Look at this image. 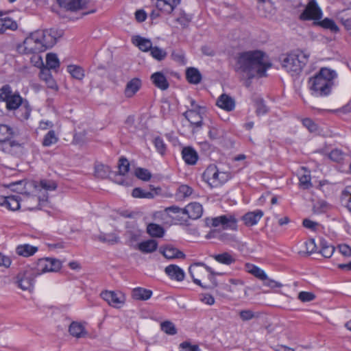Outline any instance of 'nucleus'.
Here are the masks:
<instances>
[{
    "mask_svg": "<svg viewBox=\"0 0 351 351\" xmlns=\"http://www.w3.org/2000/svg\"><path fill=\"white\" fill-rule=\"evenodd\" d=\"M337 76L335 70L322 67L319 72L309 80L312 95L315 97L328 96L331 93L332 80Z\"/></svg>",
    "mask_w": 351,
    "mask_h": 351,
    "instance_id": "nucleus-2",
    "label": "nucleus"
},
{
    "mask_svg": "<svg viewBox=\"0 0 351 351\" xmlns=\"http://www.w3.org/2000/svg\"><path fill=\"white\" fill-rule=\"evenodd\" d=\"M58 141V137L56 136L54 130H49L45 136L42 142L44 147H50Z\"/></svg>",
    "mask_w": 351,
    "mask_h": 351,
    "instance_id": "nucleus-39",
    "label": "nucleus"
},
{
    "mask_svg": "<svg viewBox=\"0 0 351 351\" xmlns=\"http://www.w3.org/2000/svg\"><path fill=\"white\" fill-rule=\"evenodd\" d=\"M160 252L167 259L184 258L185 254L172 245H167L165 247H160Z\"/></svg>",
    "mask_w": 351,
    "mask_h": 351,
    "instance_id": "nucleus-22",
    "label": "nucleus"
},
{
    "mask_svg": "<svg viewBox=\"0 0 351 351\" xmlns=\"http://www.w3.org/2000/svg\"><path fill=\"white\" fill-rule=\"evenodd\" d=\"M31 267L38 276L47 272H57L62 267V262L55 258L45 257L32 263Z\"/></svg>",
    "mask_w": 351,
    "mask_h": 351,
    "instance_id": "nucleus-7",
    "label": "nucleus"
},
{
    "mask_svg": "<svg viewBox=\"0 0 351 351\" xmlns=\"http://www.w3.org/2000/svg\"><path fill=\"white\" fill-rule=\"evenodd\" d=\"M319 245L321 247L319 252L324 257L330 258L332 256L335 252V247L332 245L328 244L325 239H321Z\"/></svg>",
    "mask_w": 351,
    "mask_h": 351,
    "instance_id": "nucleus-36",
    "label": "nucleus"
},
{
    "mask_svg": "<svg viewBox=\"0 0 351 351\" xmlns=\"http://www.w3.org/2000/svg\"><path fill=\"white\" fill-rule=\"evenodd\" d=\"M322 17V11L316 1H309L300 19L304 21L319 20Z\"/></svg>",
    "mask_w": 351,
    "mask_h": 351,
    "instance_id": "nucleus-12",
    "label": "nucleus"
},
{
    "mask_svg": "<svg viewBox=\"0 0 351 351\" xmlns=\"http://www.w3.org/2000/svg\"><path fill=\"white\" fill-rule=\"evenodd\" d=\"M308 56L302 51H295L287 54H282L279 60L282 66L306 65L308 63Z\"/></svg>",
    "mask_w": 351,
    "mask_h": 351,
    "instance_id": "nucleus-11",
    "label": "nucleus"
},
{
    "mask_svg": "<svg viewBox=\"0 0 351 351\" xmlns=\"http://www.w3.org/2000/svg\"><path fill=\"white\" fill-rule=\"evenodd\" d=\"M141 86V82L139 79L134 78L131 80L126 85L125 95L128 97H132L139 90Z\"/></svg>",
    "mask_w": 351,
    "mask_h": 351,
    "instance_id": "nucleus-31",
    "label": "nucleus"
},
{
    "mask_svg": "<svg viewBox=\"0 0 351 351\" xmlns=\"http://www.w3.org/2000/svg\"><path fill=\"white\" fill-rule=\"evenodd\" d=\"M212 257L218 263L226 265H230L236 261V259L228 252L214 254Z\"/></svg>",
    "mask_w": 351,
    "mask_h": 351,
    "instance_id": "nucleus-34",
    "label": "nucleus"
},
{
    "mask_svg": "<svg viewBox=\"0 0 351 351\" xmlns=\"http://www.w3.org/2000/svg\"><path fill=\"white\" fill-rule=\"evenodd\" d=\"M185 75L186 81L191 84H198L202 80L201 73L195 67H187Z\"/></svg>",
    "mask_w": 351,
    "mask_h": 351,
    "instance_id": "nucleus-25",
    "label": "nucleus"
},
{
    "mask_svg": "<svg viewBox=\"0 0 351 351\" xmlns=\"http://www.w3.org/2000/svg\"><path fill=\"white\" fill-rule=\"evenodd\" d=\"M3 21V33L7 29L15 30L17 29L16 23L10 17L1 18Z\"/></svg>",
    "mask_w": 351,
    "mask_h": 351,
    "instance_id": "nucleus-50",
    "label": "nucleus"
},
{
    "mask_svg": "<svg viewBox=\"0 0 351 351\" xmlns=\"http://www.w3.org/2000/svg\"><path fill=\"white\" fill-rule=\"evenodd\" d=\"M254 316V313L251 310H242L239 312V317L243 322L251 320Z\"/></svg>",
    "mask_w": 351,
    "mask_h": 351,
    "instance_id": "nucleus-61",
    "label": "nucleus"
},
{
    "mask_svg": "<svg viewBox=\"0 0 351 351\" xmlns=\"http://www.w3.org/2000/svg\"><path fill=\"white\" fill-rule=\"evenodd\" d=\"M23 181L21 180L16 182L11 183L9 187L17 193L16 195L8 196H0V206H5L10 210H17L20 208V202L22 200L19 194L23 193V189L21 187Z\"/></svg>",
    "mask_w": 351,
    "mask_h": 351,
    "instance_id": "nucleus-6",
    "label": "nucleus"
},
{
    "mask_svg": "<svg viewBox=\"0 0 351 351\" xmlns=\"http://www.w3.org/2000/svg\"><path fill=\"white\" fill-rule=\"evenodd\" d=\"M199 300L204 304L208 305H213L215 303L214 298L211 295L208 293L201 294L199 295Z\"/></svg>",
    "mask_w": 351,
    "mask_h": 351,
    "instance_id": "nucleus-64",
    "label": "nucleus"
},
{
    "mask_svg": "<svg viewBox=\"0 0 351 351\" xmlns=\"http://www.w3.org/2000/svg\"><path fill=\"white\" fill-rule=\"evenodd\" d=\"M39 185L45 191H54L57 188L56 182L51 180H41Z\"/></svg>",
    "mask_w": 351,
    "mask_h": 351,
    "instance_id": "nucleus-52",
    "label": "nucleus"
},
{
    "mask_svg": "<svg viewBox=\"0 0 351 351\" xmlns=\"http://www.w3.org/2000/svg\"><path fill=\"white\" fill-rule=\"evenodd\" d=\"M217 106L227 112L232 111L235 108L234 99L227 94H221L217 100Z\"/></svg>",
    "mask_w": 351,
    "mask_h": 351,
    "instance_id": "nucleus-19",
    "label": "nucleus"
},
{
    "mask_svg": "<svg viewBox=\"0 0 351 351\" xmlns=\"http://www.w3.org/2000/svg\"><path fill=\"white\" fill-rule=\"evenodd\" d=\"M69 331L71 335L76 338L84 337L87 334L83 325L77 322H73L70 324Z\"/></svg>",
    "mask_w": 351,
    "mask_h": 351,
    "instance_id": "nucleus-30",
    "label": "nucleus"
},
{
    "mask_svg": "<svg viewBox=\"0 0 351 351\" xmlns=\"http://www.w3.org/2000/svg\"><path fill=\"white\" fill-rule=\"evenodd\" d=\"M153 143L155 146L156 151L160 155H165L167 150V145L165 144L164 140L161 137L157 136L154 138Z\"/></svg>",
    "mask_w": 351,
    "mask_h": 351,
    "instance_id": "nucleus-44",
    "label": "nucleus"
},
{
    "mask_svg": "<svg viewBox=\"0 0 351 351\" xmlns=\"http://www.w3.org/2000/svg\"><path fill=\"white\" fill-rule=\"evenodd\" d=\"M119 176L125 175L130 169V163L127 158L124 157L120 158L119 160Z\"/></svg>",
    "mask_w": 351,
    "mask_h": 351,
    "instance_id": "nucleus-46",
    "label": "nucleus"
},
{
    "mask_svg": "<svg viewBox=\"0 0 351 351\" xmlns=\"http://www.w3.org/2000/svg\"><path fill=\"white\" fill-rule=\"evenodd\" d=\"M67 71L77 80H82L84 76V71L82 67H67Z\"/></svg>",
    "mask_w": 351,
    "mask_h": 351,
    "instance_id": "nucleus-49",
    "label": "nucleus"
},
{
    "mask_svg": "<svg viewBox=\"0 0 351 351\" xmlns=\"http://www.w3.org/2000/svg\"><path fill=\"white\" fill-rule=\"evenodd\" d=\"M165 273L171 279L177 281H182L184 279V272L180 267L176 265H169L165 267Z\"/></svg>",
    "mask_w": 351,
    "mask_h": 351,
    "instance_id": "nucleus-21",
    "label": "nucleus"
},
{
    "mask_svg": "<svg viewBox=\"0 0 351 351\" xmlns=\"http://www.w3.org/2000/svg\"><path fill=\"white\" fill-rule=\"evenodd\" d=\"M40 71L39 73L40 79L44 81L47 87L54 90H58V86L56 80L53 79L52 76V71L58 72V67H40Z\"/></svg>",
    "mask_w": 351,
    "mask_h": 351,
    "instance_id": "nucleus-14",
    "label": "nucleus"
},
{
    "mask_svg": "<svg viewBox=\"0 0 351 351\" xmlns=\"http://www.w3.org/2000/svg\"><path fill=\"white\" fill-rule=\"evenodd\" d=\"M298 299L303 302L313 301L315 298V295L311 292L301 291L298 294Z\"/></svg>",
    "mask_w": 351,
    "mask_h": 351,
    "instance_id": "nucleus-58",
    "label": "nucleus"
},
{
    "mask_svg": "<svg viewBox=\"0 0 351 351\" xmlns=\"http://www.w3.org/2000/svg\"><path fill=\"white\" fill-rule=\"evenodd\" d=\"M102 299L114 308L121 307L125 302V297L121 293L112 291H104L100 294Z\"/></svg>",
    "mask_w": 351,
    "mask_h": 351,
    "instance_id": "nucleus-13",
    "label": "nucleus"
},
{
    "mask_svg": "<svg viewBox=\"0 0 351 351\" xmlns=\"http://www.w3.org/2000/svg\"><path fill=\"white\" fill-rule=\"evenodd\" d=\"M318 24L325 29H330L332 32L336 33L339 31L338 26L336 25L335 21L330 19L326 18L319 21Z\"/></svg>",
    "mask_w": 351,
    "mask_h": 351,
    "instance_id": "nucleus-42",
    "label": "nucleus"
},
{
    "mask_svg": "<svg viewBox=\"0 0 351 351\" xmlns=\"http://www.w3.org/2000/svg\"><path fill=\"white\" fill-rule=\"evenodd\" d=\"M0 100L5 101L9 110L19 109L17 116L21 120L27 119L31 113V108L27 103L24 104L23 98L18 93H12L9 85L3 86L0 89Z\"/></svg>",
    "mask_w": 351,
    "mask_h": 351,
    "instance_id": "nucleus-3",
    "label": "nucleus"
},
{
    "mask_svg": "<svg viewBox=\"0 0 351 351\" xmlns=\"http://www.w3.org/2000/svg\"><path fill=\"white\" fill-rule=\"evenodd\" d=\"M256 112L258 116L265 114L268 112V108L265 104L263 99H258L256 100Z\"/></svg>",
    "mask_w": 351,
    "mask_h": 351,
    "instance_id": "nucleus-53",
    "label": "nucleus"
},
{
    "mask_svg": "<svg viewBox=\"0 0 351 351\" xmlns=\"http://www.w3.org/2000/svg\"><path fill=\"white\" fill-rule=\"evenodd\" d=\"M171 58L178 64H186L187 63L185 55L182 51H173L171 53Z\"/></svg>",
    "mask_w": 351,
    "mask_h": 351,
    "instance_id": "nucleus-47",
    "label": "nucleus"
},
{
    "mask_svg": "<svg viewBox=\"0 0 351 351\" xmlns=\"http://www.w3.org/2000/svg\"><path fill=\"white\" fill-rule=\"evenodd\" d=\"M300 186L302 189H308L312 186L310 175H303L300 179Z\"/></svg>",
    "mask_w": 351,
    "mask_h": 351,
    "instance_id": "nucleus-57",
    "label": "nucleus"
},
{
    "mask_svg": "<svg viewBox=\"0 0 351 351\" xmlns=\"http://www.w3.org/2000/svg\"><path fill=\"white\" fill-rule=\"evenodd\" d=\"M147 233L153 237H162L164 235V228L156 223H149L147 227Z\"/></svg>",
    "mask_w": 351,
    "mask_h": 351,
    "instance_id": "nucleus-38",
    "label": "nucleus"
},
{
    "mask_svg": "<svg viewBox=\"0 0 351 351\" xmlns=\"http://www.w3.org/2000/svg\"><path fill=\"white\" fill-rule=\"evenodd\" d=\"M302 123L310 132H316L318 131V125L310 118L302 119Z\"/></svg>",
    "mask_w": 351,
    "mask_h": 351,
    "instance_id": "nucleus-48",
    "label": "nucleus"
},
{
    "mask_svg": "<svg viewBox=\"0 0 351 351\" xmlns=\"http://www.w3.org/2000/svg\"><path fill=\"white\" fill-rule=\"evenodd\" d=\"M181 154L182 159L189 165H195L199 159L196 150L190 146L183 147Z\"/></svg>",
    "mask_w": 351,
    "mask_h": 351,
    "instance_id": "nucleus-17",
    "label": "nucleus"
},
{
    "mask_svg": "<svg viewBox=\"0 0 351 351\" xmlns=\"http://www.w3.org/2000/svg\"><path fill=\"white\" fill-rule=\"evenodd\" d=\"M268 67H236L235 71L246 87H250L252 80L266 76Z\"/></svg>",
    "mask_w": 351,
    "mask_h": 351,
    "instance_id": "nucleus-8",
    "label": "nucleus"
},
{
    "mask_svg": "<svg viewBox=\"0 0 351 351\" xmlns=\"http://www.w3.org/2000/svg\"><path fill=\"white\" fill-rule=\"evenodd\" d=\"M37 277V274L30 265L17 274L16 283L22 290H29L33 287Z\"/></svg>",
    "mask_w": 351,
    "mask_h": 351,
    "instance_id": "nucleus-9",
    "label": "nucleus"
},
{
    "mask_svg": "<svg viewBox=\"0 0 351 351\" xmlns=\"http://www.w3.org/2000/svg\"><path fill=\"white\" fill-rule=\"evenodd\" d=\"M32 66H45L43 58L39 52L34 53L30 58Z\"/></svg>",
    "mask_w": 351,
    "mask_h": 351,
    "instance_id": "nucleus-59",
    "label": "nucleus"
},
{
    "mask_svg": "<svg viewBox=\"0 0 351 351\" xmlns=\"http://www.w3.org/2000/svg\"><path fill=\"white\" fill-rule=\"evenodd\" d=\"M150 51L152 56L158 60L164 59L167 55L164 50L158 47H152Z\"/></svg>",
    "mask_w": 351,
    "mask_h": 351,
    "instance_id": "nucleus-55",
    "label": "nucleus"
},
{
    "mask_svg": "<svg viewBox=\"0 0 351 351\" xmlns=\"http://www.w3.org/2000/svg\"><path fill=\"white\" fill-rule=\"evenodd\" d=\"M180 1V0H157L156 6L158 10L170 14Z\"/></svg>",
    "mask_w": 351,
    "mask_h": 351,
    "instance_id": "nucleus-23",
    "label": "nucleus"
},
{
    "mask_svg": "<svg viewBox=\"0 0 351 351\" xmlns=\"http://www.w3.org/2000/svg\"><path fill=\"white\" fill-rule=\"evenodd\" d=\"M110 173V169L108 166L104 165L101 163H98L95 165L94 175L96 178L99 179L107 178Z\"/></svg>",
    "mask_w": 351,
    "mask_h": 351,
    "instance_id": "nucleus-35",
    "label": "nucleus"
},
{
    "mask_svg": "<svg viewBox=\"0 0 351 351\" xmlns=\"http://www.w3.org/2000/svg\"><path fill=\"white\" fill-rule=\"evenodd\" d=\"M267 55L262 51L254 50L241 53L238 57V63L241 66H272L266 60Z\"/></svg>",
    "mask_w": 351,
    "mask_h": 351,
    "instance_id": "nucleus-4",
    "label": "nucleus"
},
{
    "mask_svg": "<svg viewBox=\"0 0 351 351\" xmlns=\"http://www.w3.org/2000/svg\"><path fill=\"white\" fill-rule=\"evenodd\" d=\"M263 216V212L258 209L245 213L241 219L246 226H253L258 223Z\"/></svg>",
    "mask_w": 351,
    "mask_h": 351,
    "instance_id": "nucleus-18",
    "label": "nucleus"
},
{
    "mask_svg": "<svg viewBox=\"0 0 351 351\" xmlns=\"http://www.w3.org/2000/svg\"><path fill=\"white\" fill-rule=\"evenodd\" d=\"M181 351H200L197 345H191L188 341H184L180 344Z\"/></svg>",
    "mask_w": 351,
    "mask_h": 351,
    "instance_id": "nucleus-60",
    "label": "nucleus"
},
{
    "mask_svg": "<svg viewBox=\"0 0 351 351\" xmlns=\"http://www.w3.org/2000/svg\"><path fill=\"white\" fill-rule=\"evenodd\" d=\"M151 80L153 84L161 90H166L169 87V83L162 72L154 73L151 75Z\"/></svg>",
    "mask_w": 351,
    "mask_h": 351,
    "instance_id": "nucleus-20",
    "label": "nucleus"
},
{
    "mask_svg": "<svg viewBox=\"0 0 351 351\" xmlns=\"http://www.w3.org/2000/svg\"><path fill=\"white\" fill-rule=\"evenodd\" d=\"M135 176L140 180L143 181H148L152 178L150 171L144 168L138 167L135 170Z\"/></svg>",
    "mask_w": 351,
    "mask_h": 351,
    "instance_id": "nucleus-45",
    "label": "nucleus"
},
{
    "mask_svg": "<svg viewBox=\"0 0 351 351\" xmlns=\"http://www.w3.org/2000/svg\"><path fill=\"white\" fill-rule=\"evenodd\" d=\"M184 219L187 222L188 219H197L202 215L203 208L202 206L197 202L189 204L184 208Z\"/></svg>",
    "mask_w": 351,
    "mask_h": 351,
    "instance_id": "nucleus-15",
    "label": "nucleus"
},
{
    "mask_svg": "<svg viewBox=\"0 0 351 351\" xmlns=\"http://www.w3.org/2000/svg\"><path fill=\"white\" fill-rule=\"evenodd\" d=\"M132 43L138 47L143 51H148L152 47V43L149 39L141 37L140 36H134L132 38Z\"/></svg>",
    "mask_w": 351,
    "mask_h": 351,
    "instance_id": "nucleus-27",
    "label": "nucleus"
},
{
    "mask_svg": "<svg viewBox=\"0 0 351 351\" xmlns=\"http://www.w3.org/2000/svg\"><path fill=\"white\" fill-rule=\"evenodd\" d=\"M179 193L182 195L183 197H186L190 196L193 193V189L191 187L189 186L188 185H181L178 188Z\"/></svg>",
    "mask_w": 351,
    "mask_h": 351,
    "instance_id": "nucleus-63",
    "label": "nucleus"
},
{
    "mask_svg": "<svg viewBox=\"0 0 351 351\" xmlns=\"http://www.w3.org/2000/svg\"><path fill=\"white\" fill-rule=\"evenodd\" d=\"M134 248L144 254L152 253L157 250L158 242L154 239H149L138 243Z\"/></svg>",
    "mask_w": 351,
    "mask_h": 351,
    "instance_id": "nucleus-26",
    "label": "nucleus"
},
{
    "mask_svg": "<svg viewBox=\"0 0 351 351\" xmlns=\"http://www.w3.org/2000/svg\"><path fill=\"white\" fill-rule=\"evenodd\" d=\"M343 195L346 199V206L351 212V186H347L343 191Z\"/></svg>",
    "mask_w": 351,
    "mask_h": 351,
    "instance_id": "nucleus-62",
    "label": "nucleus"
},
{
    "mask_svg": "<svg viewBox=\"0 0 351 351\" xmlns=\"http://www.w3.org/2000/svg\"><path fill=\"white\" fill-rule=\"evenodd\" d=\"M62 35V31L53 29L36 31L27 37L23 44L18 46V51L25 53L44 51L52 47L56 44L57 38Z\"/></svg>",
    "mask_w": 351,
    "mask_h": 351,
    "instance_id": "nucleus-1",
    "label": "nucleus"
},
{
    "mask_svg": "<svg viewBox=\"0 0 351 351\" xmlns=\"http://www.w3.org/2000/svg\"><path fill=\"white\" fill-rule=\"evenodd\" d=\"M152 291L143 287L134 288L132 291V296L134 300H147L152 295Z\"/></svg>",
    "mask_w": 351,
    "mask_h": 351,
    "instance_id": "nucleus-29",
    "label": "nucleus"
},
{
    "mask_svg": "<svg viewBox=\"0 0 351 351\" xmlns=\"http://www.w3.org/2000/svg\"><path fill=\"white\" fill-rule=\"evenodd\" d=\"M250 272L255 277L258 278L261 280H268L266 273L257 266L252 265V267L250 270Z\"/></svg>",
    "mask_w": 351,
    "mask_h": 351,
    "instance_id": "nucleus-51",
    "label": "nucleus"
},
{
    "mask_svg": "<svg viewBox=\"0 0 351 351\" xmlns=\"http://www.w3.org/2000/svg\"><path fill=\"white\" fill-rule=\"evenodd\" d=\"M326 154L330 160L337 163L342 162L346 156V153H344L341 149L337 148L332 149Z\"/></svg>",
    "mask_w": 351,
    "mask_h": 351,
    "instance_id": "nucleus-37",
    "label": "nucleus"
},
{
    "mask_svg": "<svg viewBox=\"0 0 351 351\" xmlns=\"http://www.w3.org/2000/svg\"><path fill=\"white\" fill-rule=\"evenodd\" d=\"M204 111L195 112L194 110H189L183 113V116L191 123V124L196 127H201L202 125V114Z\"/></svg>",
    "mask_w": 351,
    "mask_h": 351,
    "instance_id": "nucleus-24",
    "label": "nucleus"
},
{
    "mask_svg": "<svg viewBox=\"0 0 351 351\" xmlns=\"http://www.w3.org/2000/svg\"><path fill=\"white\" fill-rule=\"evenodd\" d=\"M89 0H57L59 5L66 10L76 11L84 8Z\"/></svg>",
    "mask_w": 351,
    "mask_h": 351,
    "instance_id": "nucleus-16",
    "label": "nucleus"
},
{
    "mask_svg": "<svg viewBox=\"0 0 351 351\" xmlns=\"http://www.w3.org/2000/svg\"><path fill=\"white\" fill-rule=\"evenodd\" d=\"M206 224L213 227L221 226L223 229L236 230L237 229V219L232 214H226L206 219Z\"/></svg>",
    "mask_w": 351,
    "mask_h": 351,
    "instance_id": "nucleus-10",
    "label": "nucleus"
},
{
    "mask_svg": "<svg viewBox=\"0 0 351 351\" xmlns=\"http://www.w3.org/2000/svg\"><path fill=\"white\" fill-rule=\"evenodd\" d=\"M184 208H180L178 206H171L165 208V212L169 215L171 213L176 214V217L171 216L172 218H174L179 221L181 223H186V219H184Z\"/></svg>",
    "mask_w": 351,
    "mask_h": 351,
    "instance_id": "nucleus-32",
    "label": "nucleus"
},
{
    "mask_svg": "<svg viewBox=\"0 0 351 351\" xmlns=\"http://www.w3.org/2000/svg\"><path fill=\"white\" fill-rule=\"evenodd\" d=\"M132 195L135 198L152 199L154 197V195L152 192L146 191L139 187L134 188L132 190Z\"/></svg>",
    "mask_w": 351,
    "mask_h": 351,
    "instance_id": "nucleus-41",
    "label": "nucleus"
},
{
    "mask_svg": "<svg viewBox=\"0 0 351 351\" xmlns=\"http://www.w3.org/2000/svg\"><path fill=\"white\" fill-rule=\"evenodd\" d=\"M161 330L167 335H174L177 333V329L173 323L170 321H165L160 324Z\"/></svg>",
    "mask_w": 351,
    "mask_h": 351,
    "instance_id": "nucleus-43",
    "label": "nucleus"
},
{
    "mask_svg": "<svg viewBox=\"0 0 351 351\" xmlns=\"http://www.w3.org/2000/svg\"><path fill=\"white\" fill-rule=\"evenodd\" d=\"M38 250V248L37 247L31 245L27 243L19 245L16 248V254L23 257H29L33 256Z\"/></svg>",
    "mask_w": 351,
    "mask_h": 351,
    "instance_id": "nucleus-28",
    "label": "nucleus"
},
{
    "mask_svg": "<svg viewBox=\"0 0 351 351\" xmlns=\"http://www.w3.org/2000/svg\"><path fill=\"white\" fill-rule=\"evenodd\" d=\"M202 178L210 187L213 188L226 182L230 176L227 172L219 171L215 165H210L204 171Z\"/></svg>",
    "mask_w": 351,
    "mask_h": 351,
    "instance_id": "nucleus-5",
    "label": "nucleus"
},
{
    "mask_svg": "<svg viewBox=\"0 0 351 351\" xmlns=\"http://www.w3.org/2000/svg\"><path fill=\"white\" fill-rule=\"evenodd\" d=\"M14 136L13 128L6 124H0V142L10 141Z\"/></svg>",
    "mask_w": 351,
    "mask_h": 351,
    "instance_id": "nucleus-33",
    "label": "nucleus"
},
{
    "mask_svg": "<svg viewBox=\"0 0 351 351\" xmlns=\"http://www.w3.org/2000/svg\"><path fill=\"white\" fill-rule=\"evenodd\" d=\"M192 16L186 14L184 11L180 10L178 15L176 16V21L180 23L183 27L189 25L191 21Z\"/></svg>",
    "mask_w": 351,
    "mask_h": 351,
    "instance_id": "nucleus-40",
    "label": "nucleus"
},
{
    "mask_svg": "<svg viewBox=\"0 0 351 351\" xmlns=\"http://www.w3.org/2000/svg\"><path fill=\"white\" fill-rule=\"evenodd\" d=\"M219 240L225 243H230L236 241L234 235L220 231H219Z\"/></svg>",
    "mask_w": 351,
    "mask_h": 351,
    "instance_id": "nucleus-56",
    "label": "nucleus"
},
{
    "mask_svg": "<svg viewBox=\"0 0 351 351\" xmlns=\"http://www.w3.org/2000/svg\"><path fill=\"white\" fill-rule=\"evenodd\" d=\"M60 60L56 53H49L47 54L45 66H60Z\"/></svg>",
    "mask_w": 351,
    "mask_h": 351,
    "instance_id": "nucleus-54",
    "label": "nucleus"
}]
</instances>
